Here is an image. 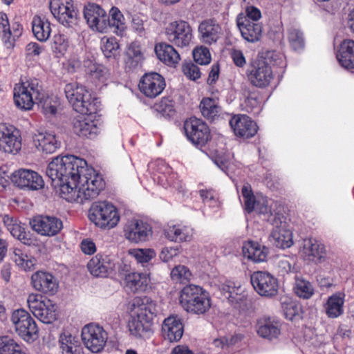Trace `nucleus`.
I'll return each mask as SVG.
<instances>
[{
	"mask_svg": "<svg viewBox=\"0 0 354 354\" xmlns=\"http://www.w3.org/2000/svg\"><path fill=\"white\" fill-rule=\"evenodd\" d=\"M46 173L56 192L68 202L93 200L105 187L102 176L88 167L85 160L73 155L53 158Z\"/></svg>",
	"mask_w": 354,
	"mask_h": 354,
	"instance_id": "1",
	"label": "nucleus"
},
{
	"mask_svg": "<svg viewBox=\"0 0 354 354\" xmlns=\"http://www.w3.org/2000/svg\"><path fill=\"white\" fill-rule=\"evenodd\" d=\"M131 317L128 327L130 333L136 338H149L153 334V317L156 303L147 296L135 297L130 306Z\"/></svg>",
	"mask_w": 354,
	"mask_h": 354,
	"instance_id": "2",
	"label": "nucleus"
},
{
	"mask_svg": "<svg viewBox=\"0 0 354 354\" xmlns=\"http://www.w3.org/2000/svg\"><path fill=\"white\" fill-rule=\"evenodd\" d=\"M179 304L186 312L194 315H204L211 308L209 293L200 286L186 285L180 292Z\"/></svg>",
	"mask_w": 354,
	"mask_h": 354,
	"instance_id": "3",
	"label": "nucleus"
},
{
	"mask_svg": "<svg viewBox=\"0 0 354 354\" xmlns=\"http://www.w3.org/2000/svg\"><path fill=\"white\" fill-rule=\"evenodd\" d=\"M41 81L30 77L26 81L16 84L13 89L15 106L21 111H30L34 107L37 98L41 95Z\"/></svg>",
	"mask_w": 354,
	"mask_h": 354,
	"instance_id": "4",
	"label": "nucleus"
},
{
	"mask_svg": "<svg viewBox=\"0 0 354 354\" xmlns=\"http://www.w3.org/2000/svg\"><path fill=\"white\" fill-rule=\"evenodd\" d=\"M268 53L265 57H257L251 61L246 71L248 82L251 85L260 88L270 86L274 80V74L268 59L272 57Z\"/></svg>",
	"mask_w": 354,
	"mask_h": 354,
	"instance_id": "5",
	"label": "nucleus"
},
{
	"mask_svg": "<svg viewBox=\"0 0 354 354\" xmlns=\"http://www.w3.org/2000/svg\"><path fill=\"white\" fill-rule=\"evenodd\" d=\"M88 218L96 226L102 229H111L120 221L117 208L106 201L93 203L88 212Z\"/></svg>",
	"mask_w": 354,
	"mask_h": 354,
	"instance_id": "6",
	"label": "nucleus"
},
{
	"mask_svg": "<svg viewBox=\"0 0 354 354\" xmlns=\"http://www.w3.org/2000/svg\"><path fill=\"white\" fill-rule=\"evenodd\" d=\"M183 128L187 140L198 149L212 139L209 127L202 119L191 117L185 121Z\"/></svg>",
	"mask_w": 354,
	"mask_h": 354,
	"instance_id": "7",
	"label": "nucleus"
},
{
	"mask_svg": "<svg viewBox=\"0 0 354 354\" xmlns=\"http://www.w3.org/2000/svg\"><path fill=\"white\" fill-rule=\"evenodd\" d=\"M35 293L29 294L27 303L30 310L41 322L50 324L57 319V307L52 300Z\"/></svg>",
	"mask_w": 354,
	"mask_h": 354,
	"instance_id": "8",
	"label": "nucleus"
},
{
	"mask_svg": "<svg viewBox=\"0 0 354 354\" xmlns=\"http://www.w3.org/2000/svg\"><path fill=\"white\" fill-rule=\"evenodd\" d=\"M10 320L17 333L24 340L29 341L37 337V326L27 310L23 308L15 310Z\"/></svg>",
	"mask_w": 354,
	"mask_h": 354,
	"instance_id": "9",
	"label": "nucleus"
},
{
	"mask_svg": "<svg viewBox=\"0 0 354 354\" xmlns=\"http://www.w3.org/2000/svg\"><path fill=\"white\" fill-rule=\"evenodd\" d=\"M50 10L64 26L73 27L77 24L79 12L73 0H50Z\"/></svg>",
	"mask_w": 354,
	"mask_h": 354,
	"instance_id": "10",
	"label": "nucleus"
},
{
	"mask_svg": "<svg viewBox=\"0 0 354 354\" xmlns=\"http://www.w3.org/2000/svg\"><path fill=\"white\" fill-rule=\"evenodd\" d=\"M165 34L168 41L178 48L189 46L193 39L191 26L183 20L169 23L165 28Z\"/></svg>",
	"mask_w": 354,
	"mask_h": 354,
	"instance_id": "11",
	"label": "nucleus"
},
{
	"mask_svg": "<svg viewBox=\"0 0 354 354\" xmlns=\"http://www.w3.org/2000/svg\"><path fill=\"white\" fill-rule=\"evenodd\" d=\"M285 219L281 213L272 215L268 219V222L274 226L270 236V241L276 247L282 249L289 248L293 245L292 232L283 225Z\"/></svg>",
	"mask_w": 354,
	"mask_h": 354,
	"instance_id": "12",
	"label": "nucleus"
},
{
	"mask_svg": "<svg viewBox=\"0 0 354 354\" xmlns=\"http://www.w3.org/2000/svg\"><path fill=\"white\" fill-rule=\"evenodd\" d=\"M250 281L255 291L262 297L271 298L278 294V280L268 272H254L251 274Z\"/></svg>",
	"mask_w": 354,
	"mask_h": 354,
	"instance_id": "13",
	"label": "nucleus"
},
{
	"mask_svg": "<svg viewBox=\"0 0 354 354\" xmlns=\"http://www.w3.org/2000/svg\"><path fill=\"white\" fill-rule=\"evenodd\" d=\"M82 339L89 351L97 353L102 351L105 346L108 335L102 326L89 324L82 328Z\"/></svg>",
	"mask_w": 354,
	"mask_h": 354,
	"instance_id": "14",
	"label": "nucleus"
},
{
	"mask_svg": "<svg viewBox=\"0 0 354 354\" xmlns=\"http://www.w3.org/2000/svg\"><path fill=\"white\" fill-rule=\"evenodd\" d=\"M124 237L131 243H139L149 240L153 234L151 225L141 219L128 221L123 227Z\"/></svg>",
	"mask_w": 354,
	"mask_h": 354,
	"instance_id": "15",
	"label": "nucleus"
},
{
	"mask_svg": "<svg viewBox=\"0 0 354 354\" xmlns=\"http://www.w3.org/2000/svg\"><path fill=\"white\" fill-rule=\"evenodd\" d=\"M21 148L20 131L14 125L0 124V149L6 153H17Z\"/></svg>",
	"mask_w": 354,
	"mask_h": 354,
	"instance_id": "16",
	"label": "nucleus"
},
{
	"mask_svg": "<svg viewBox=\"0 0 354 354\" xmlns=\"http://www.w3.org/2000/svg\"><path fill=\"white\" fill-rule=\"evenodd\" d=\"M30 225L37 234L49 237L58 234L63 228L62 220L53 216H37L30 220Z\"/></svg>",
	"mask_w": 354,
	"mask_h": 354,
	"instance_id": "17",
	"label": "nucleus"
},
{
	"mask_svg": "<svg viewBox=\"0 0 354 354\" xmlns=\"http://www.w3.org/2000/svg\"><path fill=\"white\" fill-rule=\"evenodd\" d=\"M30 284L34 290L44 295L53 296L59 289V281L50 272L38 270L30 278Z\"/></svg>",
	"mask_w": 354,
	"mask_h": 354,
	"instance_id": "18",
	"label": "nucleus"
},
{
	"mask_svg": "<svg viewBox=\"0 0 354 354\" xmlns=\"http://www.w3.org/2000/svg\"><path fill=\"white\" fill-rule=\"evenodd\" d=\"M165 86V78L156 72L143 75L138 84L140 91L147 97L151 99L160 95Z\"/></svg>",
	"mask_w": 354,
	"mask_h": 354,
	"instance_id": "19",
	"label": "nucleus"
},
{
	"mask_svg": "<svg viewBox=\"0 0 354 354\" xmlns=\"http://www.w3.org/2000/svg\"><path fill=\"white\" fill-rule=\"evenodd\" d=\"M2 221L4 226L13 237L28 246L36 244L37 239L35 236L30 232L26 230V225L22 223L17 218L4 214Z\"/></svg>",
	"mask_w": 354,
	"mask_h": 354,
	"instance_id": "20",
	"label": "nucleus"
},
{
	"mask_svg": "<svg viewBox=\"0 0 354 354\" xmlns=\"http://www.w3.org/2000/svg\"><path fill=\"white\" fill-rule=\"evenodd\" d=\"M229 123L234 135L243 139L254 137L259 129L257 124L247 115H234L231 117Z\"/></svg>",
	"mask_w": 354,
	"mask_h": 354,
	"instance_id": "21",
	"label": "nucleus"
},
{
	"mask_svg": "<svg viewBox=\"0 0 354 354\" xmlns=\"http://www.w3.org/2000/svg\"><path fill=\"white\" fill-rule=\"evenodd\" d=\"M12 181L19 188L27 190H39L44 186L42 177L30 169H21L15 171Z\"/></svg>",
	"mask_w": 354,
	"mask_h": 354,
	"instance_id": "22",
	"label": "nucleus"
},
{
	"mask_svg": "<svg viewBox=\"0 0 354 354\" xmlns=\"http://www.w3.org/2000/svg\"><path fill=\"white\" fill-rule=\"evenodd\" d=\"M84 16L88 26L100 32H106V12L96 3H88L84 7Z\"/></svg>",
	"mask_w": 354,
	"mask_h": 354,
	"instance_id": "23",
	"label": "nucleus"
},
{
	"mask_svg": "<svg viewBox=\"0 0 354 354\" xmlns=\"http://www.w3.org/2000/svg\"><path fill=\"white\" fill-rule=\"evenodd\" d=\"M236 26L242 38L248 43H256L261 39L263 26L259 21H248L243 13H240L236 19Z\"/></svg>",
	"mask_w": 354,
	"mask_h": 354,
	"instance_id": "24",
	"label": "nucleus"
},
{
	"mask_svg": "<svg viewBox=\"0 0 354 354\" xmlns=\"http://www.w3.org/2000/svg\"><path fill=\"white\" fill-rule=\"evenodd\" d=\"M87 268L93 277L106 278L113 272L115 263L110 256L99 253L89 260Z\"/></svg>",
	"mask_w": 354,
	"mask_h": 354,
	"instance_id": "25",
	"label": "nucleus"
},
{
	"mask_svg": "<svg viewBox=\"0 0 354 354\" xmlns=\"http://www.w3.org/2000/svg\"><path fill=\"white\" fill-rule=\"evenodd\" d=\"M93 118V115H82L75 118L73 120V131L80 137L87 138H95L100 132L97 121Z\"/></svg>",
	"mask_w": 354,
	"mask_h": 354,
	"instance_id": "26",
	"label": "nucleus"
},
{
	"mask_svg": "<svg viewBox=\"0 0 354 354\" xmlns=\"http://www.w3.org/2000/svg\"><path fill=\"white\" fill-rule=\"evenodd\" d=\"M194 230L183 223H169L164 230L165 237L175 243L189 242L194 237Z\"/></svg>",
	"mask_w": 354,
	"mask_h": 354,
	"instance_id": "27",
	"label": "nucleus"
},
{
	"mask_svg": "<svg viewBox=\"0 0 354 354\" xmlns=\"http://www.w3.org/2000/svg\"><path fill=\"white\" fill-rule=\"evenodd\" d=\"M183 332V324L177 316H169L164 320L162 325V335L165 339L170 342H178Z\"/></svg>",
	"mask_w": 354,
	"mask_h": 354,
	"instance_id": "28",
	"label": "nucleus"
},
{
	"mask_svg": "<svg viewBox=\"0 0 354 354\" xmlns=\"http://www.w3.org/2000/svg\"><path fill=\"white\" fill-rule=\"evenodd\" d=\"M198 30L201 41L209 45L217 41L221 32V27L214 19L203 21Z\"/></svg>",
	"mask_w": 354,
	"mask_h": 354,
	"instance_id": "29",
	"label": "nucleus"
},
{
	"mask_svg": "<svg viewBox=\"0 0 354 354\" xmlns=\"http://www.w3.org/2000/svg\"><path fill=\"white\" fill-rule=\"evenodd\" d=\"M243 257L254 263L266 261L269 250L267 247L254 241H245L242 247Z\"/></svg>",
	"mask_w": 354,
	"mask_h": 354,
	"instance_id": "30",
	"label": "nucleus"
},
{
	"mask_svg": "<svg viewBox=\"0 0 354 354\" xmlns=\"http://www.w3.org/2000/svg\"><path fill=\"white\" fill-rule=\"evenodd\" d=\"M336 57L343 68L354 69V40L344 39L338 46Z\"/></svg>",
	"mask_w": 354,
	"mask_h": 354,
	"instance_id": "31",
	"label": "nucleus"
},
{
	"mask_svg": "<svg viewBox=\"0 0 354 354\" xmlns=\"http://www.w3.org/2000/svg\"><path fill=\"white\" fill-rule=\"evenodd\" d=\"M257 334L265 339L277 338L281 333V324L270 317H263L257 321Z\"/></svg>",
	"mask_w": 354,
	"mask_h": 354,
	"instance_id": "32",
	"label": "nucleus"
},
{
	"mask_svg": "<svg viewBox=\"0 0 354 354\" xmlns=\"http://www.w3.org/2000/svg\"><path fill=\"white\" fill-rule=\"evenodd\" d=\"M155 52L158 58L170 67H176L180 60V55L173 44L166 42L159 43L155 46Z\"/></svg>",
	"mask_w": 354,
	"mask_h": 354,
	"instance_id": "33",
	"label": "nucleus"
},
{
	"mask_svg": "<svg viewBox=\"0 0 354 354\" xmlns=\"http://www.w3.org/2000/svg\"><path fill=\"white\" fill-rule=\"evenodd\" d=\"M64 93L75 111L84 110L82 104H79V97H88V91L84 86L76 82L67 84L64 87Z\"/></svg>",
	"mask_w": 354,
	"mask_h": 354,
	"instance_id": "34",
	"label": "nucleus"
},
{
	"mask_svg": "<svg viewBox=\"0 0 354 354\" xmlns=\"http://www.w3.org/2000/svg\"><path fill=\"white\" fill-rule=\"evenodd\" d=\"M345 295L343 292H336L328 297L324 304L325 313L328 318L335 319L344 313Z\"/></svg>",
	"mask_w": 354,
	"mask_h": 354,
	"instance_id": "35",
	"label": "nucleus"
},
{
	"mask_svg": "<svg viewBox=\"0 0 354 354\" xmlns=\"http://www.w3.org/2000/svg\"><path fill=\"white\" fill-rule=\"evenodd\" d=\"M33 142L37 149L46 153H53L59 147L55 135L48 132L35 134Z\"/></svg>",
	"mask_w": 354,
	"mask_h": 354,
	"instance_id": "36",
	"label": "nucleus"
},
{
	"mask_svg": "<svg viewBox=\"0 0 354 354\" xmlns=\"http://www.w3.org/2000/svg\"><path fill=\"white\" fill-rule=\"evenodd\" d=\"M199 108L202 115L210 122L218 119L222 114V108L218 100L211 97L203 98Z\"/></svg>",
	"mask_w": 354,
	"mask_h": 354,
	"instance_id": "37",
	"label": "nucleus"
},
{
	"mask_svg": "<svg viewBox=\"0 0 354 354\" xmlns=\"http://www.w3.org/2000/svg\"><path fill=\"white\" fill-rule=\"evenodd\" d=\"M149 279L146 274L130 272L125 275V286L133 292L145 291Z\"/></svg>",
	"mask_w": 354,
	"mask_h": 354,
	"instance_id": "38",
	"label": "nucleus"
},
{
	"mask_svg": "<svg viewBox=\"0 0 354 354\" xmlns=\"http://www.w3.org/2000/svg\"><path fill=\"white\" fill-rule=\"evenodd\" d=\"M59 342L62 354H82L83 352L79 338L69 333H63Z\"/></svg>",
	"mask_w": 354,
	"mask_h": 354,
	"instance_id": "39",
	"label": "nucleus"
},
{
	"mask_svg": "<svg viewBox=\"0 0 354 354\" xmlns=\"http://www.w3.org/2000/svg\"><path fill=\"white\" fill-rule=\"evenodd\" d=\"M32 31L37 40L45 41L50 35V24L45 17L35 15L32 20Z\"/></svg>",
	"mask_w": 354,
	"mask_h": 354,
	"instance_id": "40",
	"label": "nucleus"
},
{
	"mask_svg": "<svg viewBox=\"0 0 354 354\" xmlns=\"http://www.w3.org/2000/svg\"><path fill=\"white\" fill-rule=\"evenodd\" d=\"M106 30L110 28L118 35H122L126 29V24L124 15L117 7H112L107 15Z\"/></svg>",
	"mask_w": 354,
	"mask_h": 354,
	"instance_id": "41",
	"label": "nucleus"
},
{
	"mask_svg": "<svg viewBox=\"0 0 354 354\" xmlns=\"http://www.w3.org/2000/svg\"><path fill=\"white\" fill-rule=\"evenodd\" d=\"M304 252L312 261H321L326 257L324 245L315 239L305 241Z\"/></svg>",
	"mask_w": 354,
	"mask_h": 354,
	"instance_id": "42",
	"label": "nucleus"
},
{
	"mask_svg": "<svg viewBox=\"0 0 354 354\" xmlns=\"http://www.w3.org/2000/svg\"><path fill=\"white\" fill-rule=\"evenodd\" d=\"M86 73L90 80L96 85L105 84L109 77V72L102 64L90 62L86 66Z\"/></svg>",
	"mask_w": 354,
	"mask_h": 354,
	"instance_id": "43",
	"label": "nucleus"
},
{
	"mask_svg": "<svg viewBox=\"0 0 354 354\" xmlns=\"http://www.w3.org/2000/svg\"><path fill=\"white\" fill-rule=\"evenodd\" d=\"M36 103L41 107V111L45 115H55L59 105V102L56 97L44 93L42 86L41 95L37 98Z\"/></svg>",
	"mask_w": 354,
	"mask_h": 354,
	"instance_id": "44",
	"label": "nucleus"
},
{
	"mask_svg": "<svg viewBox=\"0 0 354 354\" xmlns=\"http://www.w3.org/2000/svg\"><path fill=\"white\" fill-rule=\"evenodd\" d=\"M222 295L232 305L238 304L243 301L244 295L241 293V287L235 286L232 281H227L221 286Z\"/></svg>",
	"mask_w": 354,
	"mask_h": 354,
	"instance_id": "45",
	"label": "nucleus"
},
{
	"mask_svg": "<svg viewBox=\"0 0 354 354\" xmlns=\"http://www.w3.org/2000/svg\"><path fill=\"white\" fill-rule=\"evenodd\" d=\"M0 35L3 44L7 48L14 46V41L12 39V31L7 15L0 12Z\"/></svg>",
	"mask_w": 354,
	"mask_h": 354,
	"instance_id": "46",
	"label": "nucleus"
},
{
	"mask_svg": "<svg viewBox=\"0 0 354 354\" xmlns=\"http://www.w3.org/2000/svg\"><path fill=\"white\" fill-rule=\"evenodd\" d=\"M12 259L16 265L25 271L33 268L36 261L35 258L28 257L26 253L19 248L14 249Z\"/></svg>",
	"mask_w": 354,
	"mask_h": 354,
	"instance_id": "47",
	"label": "nucleus"
},
{
	"mask_svg": "<svg viewBox=\"0 0 354 354\" xmlns=\"http://www.w3.org/2000/svg\"><path fill=\"white\" fill-rule=\"evenodd\" d=\"M101 49L107 58H116L120 55V45L115 37H106L102 39Z\"/></svg>",
	"mask_w": 354,
	"mask_h": 354,
	"instance_id": "48",
	"label": "nucleus"
},
{
	"mask_svg": "<svg viewBox=\"0 0 354 354\" xmlns=\"http://www.w3.org/2000/svg\"><path fill=\"white\" fill-rule=\"evenodd\" d=\"M0 354H26L21 346L8 336L0 337Z\"/></svg>",
	"mask_w": 354,
	"mask_h": 354,
	"instance_id": "49",
	"label": "nucleus"
},
{
	"mask_svg": "<svg viewBox=\"0 0 354 354\" xmlns=\"http://www.w3.org/2000/svg\"><path fill=\"white\" fill-rule=\"evenodd\" d=\"M79 104H82L83 109L75 111L82 115H92L95 114L98 111L97 99L92 95L88 91V97H79Z\"/></svg>",
	"mask_w": 354,
	"mask_h": 354,
	"instance_id": "50",
	"label": "nucleus"
},
{
	"mask_svg": "<svg viewBox=\"0 0 354 354\" xmlns=\"http://www.w3.org/2000/svg\"><path fill=\"white\" fill-rule=\"evenodd\" d=\"M242 196L243 198V207L244 210L248 214L252 213L255 209L259 200L256 199L255 196L252 190L251 186L249 184L244 185L241 190Z\"/></svg>",
	"mask_w": 354,
	"mask_h": 354,
	"instance_id": "51",
	"label": "nucleus"
},
{
	"mask_svg": "<svg viewBox=\"0 0 354 354\" xmlns=\"http://www.w3.org/2000/svg\"><path fill=\"white\" fill-rule=\"evenodd\" d=\"M294 289L297 295L304 299L310 298L314 293V289L311 283L302 279H296Z\"/></svg>",
	"mask_w": 354,
	"mask_h": 354,
	"instance_id": "52",
	"label": "nucleus"
},
{
	"mask_svg": "<svg viewBox=\"0 0 354 354\" xmlns=\"http://www.w3.org/2000/svg\"><path fill=\"white\" fill-rule=\"evenodd\" d=\"M288 39L290 46L295 50H301L304 47L303 33L295 28L288 30Z\"/></svg>",
	"mask_w": 354,
	"mask_h": 354,
	"instance_id": "53",
	"label": "nucleus"
},
{
	"mask_svg": "<svg viewBox=\"0 0 354 354\" xmlns=\"http://www.w3.org/2000/svg\"><path fill=\"white\" fill-rule=\"evenodd\" d=\"M157 111L163 116L171 117L175 113L174 102L169 97H164L161 100L155 104Z\"/></svg>",
	"mask_w": 354,
	"mask_h": 354,
	"instance_id": "54",
	"label": "nucleus"
},
{
	"mask_svg": "<svg viewBox=\"0 0 354 354\" xmlns=\"http://www.w3.org/2000/svg\"><path fill=\"white\" fill-rule=\"evenodd\" d=\"M192 276L189 269L183 265L175 266L171 272V278L173 280L179 281L180 283L189 282Z\"/></svg>",
	"mask_w": 354,
	"mask_h": 354,
	"instance_id": "55",
	"label": "nucleus"
},
{
	"mask_svg": "<svg viewBox=\"0 0 354 354\" xmlns=\"http://www.w3.org/2000/svg\"><path fill=\"white\" fill-rule=\"evenodd\" d=\"M193 57L196 63L201 65L208 64L211 61L209 50L205 46L196 48L193 50Z\"/></svg>",
	"mask_w": 354,
	"mask_h": 354,
	"instance_id": "56",
	"label": "nucleus"
},
{
	"mask_svg": "<svg viewBox=\"0 0 354 354\" xmlns=\"http://www.w3.org/2000/svg\"><path fill=\"white\" fill-rule=\"evenodd\" d=\"M68 47V41L64 35L56 34L53 37L52 48L56 53L64 55Z\"/></svg>",
	"mask_w": 354,
	"mask_h": 354,
	"instance_id": "57",
	"label": "nucleus"
},
{
	"mask_svg": "<svg viewBox=\"0 0 354 354\" xmlns=\"http://www.w3.org/2000/svg\"><path fill=\"white\" fill-rule=\"evenodd\" d=\"M229 55L236 67L243 68L245 66L246 58L241 50L235 48H231Z\"/></svg>",
	"mask_w": 354,
	"mask_h": 354,
	"instance_id": "58",
	"label": "nucleus"
},
{
	"mask_svg": "<svg viewBox=\"0 0 354 354\" xmlns=\"http://www.w3.org/2000/svg\"><path fill=\"white\" fill-rule=\"evenodd\" d=\"M184 74L190 80H196L201 77L200 69L192 62L186 63L183 66Z\"/></svg>",
	"mask_w": 354,
	"mask_h": 354,
	"instance_id": "59",
	"label": "nucleus"
},
{
	"mask_svg": "<svg viewBox=\"0 0 354 354\" xmlns=\"http://www.w3.org/2000/svg\"><path fill=\"white\" fill-rule=\"evenodd\" d=\"M180 249V248L178 246L165 247L160 253V259L164 262H169L179 254Z\"/></svg>",
	"mask_w": 354,
	"mask_h": 354,
	"instance_id": "60",
	"label": "nucleus"
},
{
	"mask_svg": "<svg viewBox=\"0 0 354 354\" xmlns=\"http://www.w3.org/2000/svg\"><path fill=\"white\" fill-rule=\"evenodd\" d=\"M154 255V252L151 250L138 249L134 252V257L140 263H148L151 261Z\"/></svg>",
	"mask_w": 354,
	"mask_h": 354,
	"instance_id": "61",
	"label": "nucleus"
},
{
	"mask_svg": "<svg viewBox=\"0 0 354 354\" xmlns=\"http://www.w3.org/2000/svg\"><path fill=\"white\" fill-rule=\"evenodd\" d=\"M243 17L248 19V21H259V19L261 17V12L259 8L253 6H248L245 10V14Z\"/></svg>",
	"mask_w": 354,
	"mask_h": 354,
	"instance_id": "62",
	"label": "nucleus"
},
{
	"mask_svg": "<svg viewBox=\"0 0 354 354\" xmlns=\"http://www.w3.org/2000/svg\"><path fill=\"white\" fill-rule=\"evenodd\" d=\"M258 214L268 215V220L270 218L272 215H274L278 212H272L270 209V207L268 205V201L266 199L262 198L261 200H259L257 205L255 207L254 209Z\"/></svg>",
	"mask_w": 354,
	"mask_h": 354,
	"instance_id": "63",
	"label": "nucleus"
},
{
	"mask_svg": "<svg viewBox=\"0 0 354 354\" xmlns=\"http://www.w3.org/2000/svg\"><path fill=\"white\" fill-rule=\"evenodd\" d=\"M80 248L82 252L88 255H92L96 252L95 243L91 239H84L81 241Z\"/></svg>",
	"mask_w": 354,
	"mask_h": 354,
	"instance_id": "64",
	"label": "nucleus"
}]
</instances>
